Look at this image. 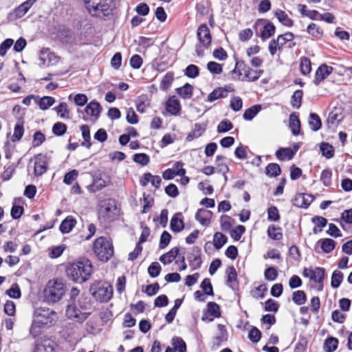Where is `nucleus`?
Wrapping results in <instances>:
<instances>
[{
	"label": "nucleus",
	"instance_id": "nucleus-1",
	"mask_svg": "<svg viewBox=\"0 0 352 352\" xmlns=\"http://www.w3.org/2000/svg\"><path fill=\"white\" fill-rule=\"evenodd\" d=\"M92 272V265L87 259L70 263L66 269L67 276L76 283L88 280Z\"/></svg>",
	"mask_w": 352,
	"mask_h": 352
},
{
	"label": "nucleus",
	"instance_id": "nucleus-2",
	"mask_svg": "<svg viewBox=\"0 0 352 352\" xmlns=\"http://www.w3.org/2000/svg\"><path fill=\"white\" fill-rule=\"evenodd\" d=\"M89 13L94 17L107 19L113 14V0H84Z\"/></svg>",
	"mask_w": 352,
	"mask_h": 352
},
{
	"label": "nucleus",
	"instance_id": "nucleus-3",
	"mask_svg": "<svg viewBox=\"0 0 352 352\" xmlns=\"http://www.w3.org/2000/svg\"><path fill=\"white\" fill-rule=\"evenodd\" d=\"M65 292L66 286L61 280H50L43 289L44 301L48 304L56 303L63 298Z\"/></svg>",
	"mask_w": 352,
	"mask_h": 352
},
{
	"label": "nucleus",
	"instance_id": "nucleus-4",
	"mask_svg": "<svg viewBox=\"0 0 352 352\" xmlns=\"http://www.w3.org/2000/svg\"><path fill=\"white\" fill-rule=\"evenodd\" d=\"M93 250L98 258L102 261H107L113 254V246L106 237L97 238L93 245Z\"/></svg>",
	"mask_w": 352,
	"mask_h": 352
},
{
	"label": "nucleus",
	"instance_id": "nucleus-5",
	"mask_svg": "<svg viewBox=\"0 0 352 352\" xmlns=\"http://www.w3.org/2000/svg\"><path fill=\"white\" fill-rule=\"evenodd\" d=\"M90 292L96 300L108 302L113 296V287L107 282L98 281L91 285Z\"/></svg>",
	"mask_w": 352,
	"mask_h": 352
},
{
	"label": "nucleus",
	"instance_id": "nucleus-6",
	"mask_svg": "<svg viewBox=\"0 0 352 352\" xmlns=\"http://www.w3.org/2000/svg\"><path fill=\"white\" fill-rule=\"evenodd\" d=\"M56 320V314L49 308H37L33 316V325L41 327L43 325H50Z\"/></svg>",
	"mask_w": 352,
	"mask_h": 352
},
{
	"label": "nucleus",
	"instance_id": "nucleus-7",
	"mask_svg": "<svg viewBox=\"0 0 352 352\" xmlns=\"http://www.w3.org/2000/svg\"><path fill=\"white\" fill-rule=\"evenodd\" d=\"M118 214V210L116 202L113 199H106L101 201L98 210L100 219H102L104 222L113 221Z\"/></svg>",
	"mask_w": 352,
	"mask_h": 352
},
{
	"label": "nucleus",
	"instance_id": "nucleus-8",
	"mask_svg": "<svg viewBox=\"0 0 352 352\" xmlns=\"http://www.w3.org/2000/svg\"><path fill=\"white\" fill-rule=\"evenodd\" d=\"M236 66L239 67V68L242 67L241 69H239V75H242V73H243L245 80L249 82H254L257 80L263 73V70H254L250 67L245 65L243 63L238 62L236 63Z\"/></svg>",
	"mask_w": 352,
	"mask_h": 352
},
{
	"label": "nucleus",
	"instance_id": "nucleus-9",
	"mask_svg": "<svg viewBox=\"0 0 352 352\" xmlns=\"http://www.w3.org/2000/svg\"><path fill=\"white\" fill-rule=\"evenodd\" d=\"M324 269L322 267L305 268L302 274L315 283H322L324 278Z\"/></svg>",
	"mask_w": 352,
	"mask_h": 352
},
{
	"label": "nucleus",
	"instance_id": "nucleus-10",
	"mask_svg": "<svg viewBox=\"0 0 352 352\" xmlns=\"http://www.w3.org/2000/svg\"><path fill=\"white\" fill-rule=\"evenodd\" d=\"M34 173L35 176H41L47 169V159L45 155L42 154L37 155L34 159Z\"/></svg>",
	"mask_w": 352,
	"mask_h": 352
},
{
	"label": "nucleus",
	"instance_id": "nucleus-11",
	"mask_svg": "<svg viewBox=\"0 0 352 352\" xmlns=\"http://www.w3.org/2000/svg\"><path fill=\"white\" fill-rule=\"evenodd\" d=\"M66 314L69 318L78 322H82L87 318L89 313L82 312L78 309L76 306L69 305L66 310Z\"/></svg>",
	"mask_w": 352,
	"mask_h": 352
},
{
	"label": "nucleus",
	"instance_id": "nucleus-12",
	"mask_svg": "<svg viewBox=\"0 0 352 352\" xmlns=\"http://www.w3.org/2000/svg\"><path fill=\"white\" fill-rule=\"evenodd\" d=\"M314 199V196L311 194L298 193L293 199V204L298 208H307Z\"/></svg>",
	"mask_w": 352,
	"mask_h": 352
},
{
	"label": "nucleus",
	"instance_id": "nucleus-13",
	"mask_svg": "<svg viewBox=\"0 0 352 352\" xmlns=\"http://www.w3.org/2000/svg\"><path fill=\"white\" fill-rule=\"evenodd\" d=\"M197 37L204 47H208L211 43L210 30L206 24H201L197 30Z\"/></svg>",
	"mask_w": 352,
	"mask_h": 352
},
{
	"label": "nucleus",
	"instance_id": "nucleus-14",
	"mask_svg": "<svg viewBox=\"0 0 352 352\" xmlns=\"http://www.w3.org/2000/svg\"><path fill=\"white\" fill-rule=\"evenodd\" d=\"M56 346L54 341L50 339H41L36 342L35 352H54Z\"/></svg>",
	"mask_w": 352,
	"mask_h": 352
},
{
	"label": "nucleus",
	"instance_id": "nucleus-15",
	"mask_svg": "<svg viewBox=\"0 0 352 352\" xmlns=\"http://www.w3.org/2000/svg\"><path fill=\"white\" fill-rule=\"evenodd\" d=\"M333 72V68L326 64H322L316 70L314 83L316 85L329 76Z\"/></svg>",
	"mask_w": 352,
	"mask_h": 352
},
{
	"label": "nucleus",
	"instance_id": "nucleus-16",
	"mask_svg": "<svg viewBox=\"0 0 352 352\" xmlns=\"http://www.w3.org/2000/svg\"><path fill=\"white\" fill-rule=\"evenodd\" d=\"M234 91V89L231 86H225L224 87H219L214 89L208 96L209 102H213L219 98H226L228 92Z\"/></svg>",
	"mask_w": 352,
	"mask_h": 352
},
{
	"label": "nucleus",
	"instance_id": "nucleus-17",
	"mask_svg": "<svg viewBox=\"0 0 352 352\" xmlns=\"http://www.w3.org/2000/svg\"><path fill=\"white\" fill-rule=\"evenodd\" d=\"M166 109L168 113L173 116H177L181 111V105L179 101L175 96L169 98L166 103Z\"/></svg>",
	"mask_w": 352,
	"mask_h": 352
},
{
	"label": "nucleus",
	"instance_id": "nucleus-18",
	"mask_svg": "<svg viewBox=\"0 0 352 352\" xmlns=\"http://www.w3.org/2000/svg\"><path fill=\"white\" fill-rule=\"evenodd\" d=\"M217 332L214 338V344L219 346L223 342L227 341L228 338V334L226 330V327L223 324H218L217 327Z\"/></svg>",
	"mask_w": 352,
	"mask_h": 352
},
{
	"label": "nucleus",
	"instance_id": "nucleus-19",
	"mask_svg": "<svg viewBox=\"0 0 352 352\" xmlns=\"http://www.w3.org/2000/svg\"><path fill=\"white\" fill-rule=\"evenodd\" d=\"M212 212L204 209H199L195 214V219L202 226H208L210 223Z\"/></svg>",
	"mask_w": 352,
	"mask_h": 352
},
{
	"label": "nucleus",
	"instance_id": "nucleus-20",
	"mask_svg": "<svg viewBox=\"0 0 352 352\" xmlns=\"http://www.w3.org/2000/svg\"><path fill=\"white\" fill-rule=\"evenodd\" d=\"M30 9V8L28 7V5L23 2L19 6L16 8L13 12L9 14V19L10 20L20 19L23 17Z\"/></svg>",
	"mask_w": 352,
	"mask_h": 352
},
{
	"label": "nucleus",
	"instance_id": "nucleus-21",
	"mask_svg": "<svg viewBox=\"0 0 352 352\" xmlns=\"http://www.w3.org/2000/svg\"><path fill=\"white\" fill-rule=\"evenodd\" d=\"M201 250L198 248H194L192 256L190 258V265L193 270H197L201 267Z\"/></svg>",
	"mask_w": 352,
	"mask_h": 352
},
{
	"label": "nucleus",
	"instance_id": "nucleus-22",
	"mask_svg": "<svg viewBox=\"0 0 352 352\" xmlns=\"http://www.w3.org/2000/svg\"><path fill=\"white\" fill-rule=\"evenodd\" d=\"M76 224V219L72 216H68L60 223V230L63 233H69Z\"/></svg>",
	"mask_w": 352,
	"mask_h": 352
},
{
	"label": "nucleus",
	"instance_id": "nucleus-23",
	"mask_svg": "<svg viewBox=\"0 0 352 352\" xmlns=\"http://www.w3.org/2000/svg\"><path fill=\"white\" fill-rule=\"evenodd\" d=\"M136 109L140 113L145 112L150 106V100L146 95H141L135 100Z\"/></svg>",
	"mask_w": 352,
	"mask_h": 352
},
{
	"label": "nucleus",
	"instance_id": "nucleus-24",
	"mask_svg": "<svg viewBox=\"0 0 352 352\" xmlns=\"http://www.w3.org/2000/svg\"><path fill=\"white\" fill-rule=\"evenodd\" d=\"M101 107L98 102L91 101L87 105L85 112L91 116L98 118L101 112Z\"/></svg>",
	"mask_w": 352,
	"mask_h": 352
},
{
	"label": "nucleus",
	"instance_id": "nucleus-25",
	"mask_svg": "<svg viewBox=\"0 0 352 352\" xmlns=\"http://www.w3.org/2000/svg\"><path fill=\"white\" fill-rule=\"evenodd\" d=\"M179 248H173L167 253L162 255L160 258V261L164 265L170 263L178 255Z\"/></svg>",
	"mask_w": 352,
	"mask_h": 352
},
{
	"label": "nucleus",
	"instance_id": "nucleus-26",
	"mask_svg": "<svg viewBox=\"0 0 352 352\" xmlns=\"http://www.w3.org/2000/svg\"><path fill=\"white\" fill-rule=\"evenodd\" d=\"M289 127L294 135L299 134L300 129V122L298 116L294 113H292L289 116Z\"/></svg>",
	"mask_w": 352,
	"mask_h": 352
},
{
	"label": "nucleus",
	"instance_id": "nucleus-27",
	"mask_svg": "<svg viewBox=\"0 0 352 352\" xmlns=\"http://www.w3.org/2000/svg\"><path fill=\"white\" fill-rule=\"evenodd\" d=\"M109 184L110 179L109 177H105L104 178L100 177L94 180L90 188L91 190L93 191H98L106 187Z\"/></svg>",
	"mask_w": 352,
	"mask_h": 352
},
{
	"label": "nucleus",
	"instance_id": "nucleus-28",
	"mask_svg": "<svg viewBox=\"0 0 352 352\" xmlns=\"http://www.w3.org/2000/svg\"><path fill=\"white\" fill-rule=\"evenodd\" d=\"M295 152L290 148H280L276 152V157L280 160H291Z\"/></svg>",
	"mask_w": 352,
	"mask_h": 352
},
{
	"label": "nucleus",
	"instance_id": "nucleus-29",
	"mask_svg": "<svg viewBox=\"0 0 352 352\" xmlns=\"http://www.w3.org/2000/svg\"><path fill=\"white\" fill-rule=\"evenodd\" d=\"M57 115L62 119L70 118V111L66 102H60L58 106L54 109Z\"/></svg>",
	"mask_w": 352,
	"mask_h": 352
},
{
	"label": "nucleus",
	"instance_id": "nucleus-30",
	"mask_svg": "<svg viewBox=\"0 0 352 352\" xmlns=\"http://www.w3.org/2000/svg\"><path fill=\"white\" fill-rule=\"evenodd\" d=\"M173 80H174V73L172 72H169L166 73V75L163 77V78L160 82V89H162L163 91H166L167 89H168L170 87V86L173 82Z\"/></svg>",
	"mask_w": 352,
	"mask_h": 352
},
{
	"label": "nucleus",
	"instance_id": "nucleus-31",
	"mask_svg": "<svg viewBox=\"0 0 352 352\" xmlns=\"http://www.w3.org/2000/svg\"><path fill=\"white\" fill-rule=\"evenodd\" d=\"M274 14L275 16L278 18V21L283 25L287 27H291L293 25V20L290 19L284 11L277 10Z\"/></svg>",
	"mask_w": 352,
	"mask_h": 352
},
{
	"label": "nucleus",
	"instance_id": "nucleus-32",
	"mask_svg": "<svg viewBox=\"0 0 352 352\" xmlns=\"http://www.w3.org/2000/svg\"><path fill=\"white\" fill-rule=\"evenodd\" d=\"M308 122L310 129L314 131H318L321 127L320 118L316 113H310Z\"/></svg>",
	"mask_w": 352,
	"mask_h": 352
},
{
	"label": "nucleus",
	"instance_id": "nucleus-33",
	"mask_svg": "<svg viewBox=\"0 0 352 352\" xmlns=\"http://www.w3.org/2000/svg\"><path fill=\"white\" fill-rule=\"evenodd\" d=\"M80 130L82 132V136L84 139V142H82L81 144L82 146L87 148H89L91 145V143L90 142L91 136L89 127L87 125L84 124L80 126Z\"/></svg>",
	"mask_w": 352,
	"mask_h": 352
},
{
	"label": "nucleus",
	"instance_id": "nucleus-34",
	"mask_svg": "<svg viewBox=\"0 0 352 352\" xmlns=\"http://www.w3.org/2000/svg\"><path fill=\"white\" fill-rule=\"evenodd\" d=\"M275 32V26L272 23H267L264 25L261 32L260 36L263 40L271 37Z\"/></svg>",
	"mask_w": 352,
	"mask_h": 352
},
{
	"label": "nucleus",
	"instance_id": "nucleus-35",
	"mask_svg": "<svg viewBox=\"0 0 352 352\" xmlns=\"http://www.w3.org/2000/svg\"><path fill=\"white\" fill-rule=\"evenodd\" d=\"M298 8L301 14L306 16L311 20H317L319 12L317 10H309L307 9V6L303 4H299Z\"/></svg>",
	"mask_w": 352,
	"mask_h": 352
},
{
	"label": "nucleus",
	"instance_id": "nucleus-36",
	"mask_svg": "<svg viewBox=\"0 0 352 352\" xmlns=\"http://www.w3.org/2000/svg\"><path fill=\"white\" fill-rule=\"evenodd\" d=\"M227 236L221 232H216L213 237V245L217 250L221 249L227 242Z\"/></svg>",
	"mask_w": 352,
	"mask_h": 352
},
{
	"label": "nucleus",
	"instance_id": "nucleus-37",
	"mask_svg": "<svg viewBox=\"0 0 352 352\" xmlns=\"http://www.w3.org/2000/svg\"><path fill=\"white\" fill-rule=\"evenodd\" d=\"M55 99L51 96H44L40 99L38 98L36 102L38 104V106L41 109L46 110L50 107L52 106L55 102Z\"/></svg>",
	"mask_w": 352,
	"mask_h": 352
},
{
	"label": "nucleus",
	"instance_id": "nucleus-38",
	"mask_svg": "<svg viewBox=\"0 0 352 352\" xmlns=\"http://www.w3.org/2000/svg\"><path fill=\"white\" fill-rule=\"evenodd\" d=\"M280 230L281 229L279 227H276L273 225L270 226L267 231V235L274 240L279 241L283 238V234Z\"/></svg>",
	"mask_w": 352,
	"mask_h": 352
},
{
	"label": "nucleus",
	"instance_id": "nucleus-39",
	"mask_svg": "<svg viewBox=\"0 0 352 352\" xmlns=\"http://www.w3.org/2000/svg\"><path fill=\"white\" fill-rule=\"evenodd\" d=\"M261 105H254L249 109H247L243 113V118L246 120H252L256 114L261 111Z\"/></svg>",
	"mask_w": 352,
	"mask_h": 352
},
{
	"label": "nucleus",
	"instance_id": "nucleus-40",
	"mask_svg": "<svg viewBox=\"0 0 352 352\" xmlns=\"http://www.w3.org/2000/svg\"><path fill=\"white\" fill-rule=\"evenodd\" d=\"M177 92L184 99L190 98L192 95V87L187 83L183 87L177 89Z\"/></svg>",
	"mask_w": 352,
	"mask_h": 352
},
{
	"label": "nucleus",
	"instance_id": "nucleus-41",
	"mask_svg": "<svg viewBox=\"0 0 352 352\" xmlns=\"http://www.w3.org/2000/svg\"><path fill=\"white\" fill-rule=\"evenodd\" d=\"M182 303V299H176L175 301V305L170 310V311L166 315V320L167 322L170 323L173 321L175 316L176 315L177 311L178 308L181 306Z\"/></svg>",
	"mask_w": 352,
	"mask_h": 352
},
{
	"label": "nucleus",
	"instance_id": "nucleus-42",
	"mask_svg": "<svg viewBox=\"0 0 352 352\" xmlns=\"http://www.w3.org/2000/svg\"><path fill=\"white\" fill-rule=\"evenodd\" d=\"M267 288L265 284H261L251 291V295L256 299H262L264 298Z\"/></svg>",
	"mask_w": 352,
	"mask_h": 352
},
{
	"label": "nucleus",
	"instance_id": "nucleus-43",
	"mask_svg": "<svg viewBox=\"0 0 352 352\" xmlns=\"http://www.w3.org/2000/svg\"><path fill=\"white\" fill-rule=\"evenodd\" d=\"M183 221L178 218L177 214H175L170 220V228L174 232H180L184 229Z\"/></svg>",
	"mask_w": 352,
	"mask_h": 352
},
{
	"label": "nucleus",
	"instance_id": "nucleus-44",
	"mask_svg": "<svg viewBox=\"0 0 352 352\" xmlns=\"http://www.w3.org/2000/svg\"><path fill=\"white\" fill-rule=\"evenodd\" d=\"M281 170L276 163L269 164L265 168V174L270 177H276L280 174Z\"/></svg>",
	"mask_w": 352,
	"mask_h": 352
},
{
	"label": "nucleus",
	"instance_id": "nucleus-45",
	"mask_svg": "<svg viewBox=\"0 0 352 352\" xmlns=\"http://www.w3.org/2000/svg\"><path fill=\"white\" fill-rule=\"evenodd\" d=\"M292 300L298 305H303L307 300L305 293L302 290L294 292L292 294Z\"/></svg>",
	"mask_w": 352,
	"mask_h": 352
},
{
	"label": "nucleus",
	"instance_id": "nucleus-46",
	"mask_svg": "<svg viewBox=\"0 0 352 352\" xmlns=\"http://www.w3.org/2000/svg\"><path fill=\"white\" fill-rule=\"evenodd\" d=\"M322 155L327 159H330L334 155L333 147L328 143L323 142L320 146Z\"/></svg>",
	"mask_w": 352,
	"mask_h": 352
},
{
	"label": "nucleus",
	"instance_id": "nucleus-47",
	"mask_svg": "<svg viewBox=\"0 0 352 352\" xmlns=\"http://www.w3.org/2000/svg\"><path fill=\"white\" fill-rule=\"evenodd\" d=\"M23 133H24L23 122L21 120H19L14 126V134L12 136L13 140L19 141L23 137Z\"/></svg>",
	"mask_w": 352,
	"mask_h": 352
},
{
	"label": "nucleus",
	"instance_id": "nucleus-48",
	"mask_svg": "<svg viewBox=\"0 0 352 352\" xmlns=\"http://www.w3.org/2000/svg\"><path fill=\"white\" fill-rule=\"evenodd\" d=\"M227 274V283L230 287H232V283L236 281L237 273L236 269L233 266L228 267L226 269Z\"/></svg>",
	"mask_w": 352,
	"mask_h": 352
},
{
	"label": "nucleus",
	"instance_id": "nucleus-49",
	"mask_svg": "<svg viewBox=\"0 0 352 352\" xmlns=\"http://www.w3.org/2000/svg\"><path fill=\"white\" fill-rule=\"evenodd\" d=\"M343 274L340 271H334L331 276V287L333 288H338L340 285L343 280Z\"/></svg>",
	"mask_w": 352,
	"mask_h": 352
},
{
	"label": "nucleus",
	"instance_id": "nucleus-50",
	"mask_svg": "<svg viewBox=\"0 0 352 352\" xmlns=\"http://www.w3.org/2000/svg\"><path fill=\"white\" fill-rule=\"evenodd\" d=\"M171 342L173 348L176 351H178L179 352H186V345L182 338L179 337H175L172 339Z\"/></svg>",
	"mask_w": 352,
	"mask_h": 352
},
{
	"label": "nucleus",
	"instance_id": "nucleus-51",
	"mask_svg": "<svg viewBox=\"0 0 352 352\" xmlns=\"http://www.w3.org/2000/svg\"><path fill=\"white\" fill-rule=\"evenodd\" d=\"M338 340L335 338H329L326 340L324 349L327 352H333L338 347Z\"/></svg>",
	"mask_w": 352,
	"mask_h": 352
},
{
	"label": "nucleus",
	"instance_id": "nucleus-52",
	"mask_svg": "<svg viewBox=\"0 0 352 352\" xmlns=\"http://www.w3.org/2000/svg\"><path fill=\"white\" fill-rule=\"evenodd\" d=\"M300 67L302 74L307 75L309 74L311 70V60L307 57L301 58Z\"/></svg>",
	"mask_w": 352,
	"mask_h": 352
},
{
	"label": "nucleus",
	"instance_id": "nucleus-53",
	"mask_svg": "<svg viewBox=\"0 0 352 352\" xmlns=\"http://www.w3.org/2000/svg\"><path fill=\"white\" fill-rule=\"evenodd\" d=\"M336 243L331 239H325L321 241V248L326 253H329L335 248Z\"/></svg>",
	"mask_w": 352,
	"mask_h": 352
},
{
	"label": "nucleus",
	"instance_id": "nucleus-54",
	"mask_svg": "<svg viewBox=\"0 0 352 352\" xmlns=\"http://www.w3.org/2000/svg\"><path fill=\"white\" fill-rule=\"evenodd\" d=\"M302 94H303L302 90H296L294 91L292 96L291 101L293 107L298 109L300 107Z\"/></svg>",
	"mask_w": 352,
	"mask_h": 352
},
{
	"label": "nucleus",
	"instance_id": "nucleus-55",
	"mask_svg": "<svg viewBox=\"0 0 352 352\" xmlns=\"http://www.w3.org/2000/svg\"><path fill=\"white\" fill-rule=\"evenodd\" d=\"M67 126L63 122H56L52 127V132L57 136L63 135L67 131Z\"/></svg>",
	"mask_w": 352,
	"mask_h": 352
},
{
	"label": "nucleus",
	"instance_id": "nucleus-56",
	"mask_svg": "<svg viewBox=\"0 0 352 352\" xmlns=\"http://www.w3.org/2000/svg\"><path fill=\"white\" fill-rule=\"evenodd\" d=\"M264 276L269 281L275 280L278 276V270L274 267H269L265 270Z\"/></svg>",
	"mask_w": 352,
	"mask_h": 352
},
{
	"label": "nucleus",
	"instance_id": "nucleus-57",
	"mask_svg": "<svg viewBox=\"0 0 352 352\" xmlns=\"http://www.w3.org/2000/svg\"><path fill=\"white\" fill-rule=\"evenodd\" d=\"M208 311L209 314H211L212 316L218 318L220 316V307L219 306L214 302H210L208 303Z\"/></svg>",
	"mask_w": 352,
	"mask_h": 352
},
{
	"label": "nucleus",
	"instance_id": "nucleus-58",
	"mask_svg": "<svg viewBox=\"0 0 352 352\" xmlns=\"http://www.w3.org/2000/svg\"><path fill=\"white\" fill-rule=\"evenodd\" d=\"M233 128L232 122L228 120H222L217 126L218 133H226Z\"/></svg>",
	"mask_w": 352,
	"mask_h": 352
},
{
	"label": "nucleus",
	"instance_id": "nucleus-59",
	"mask_svg": "<svg viewBox=\"0 0 352 352\" xmlns=\"http://www.w3.org/2000/svg\"><path fill=\"white\" fill-rule=\"evenodd\" d=\"M149 156L145 153H137L133 155L135 162L145 166L149 162Z\"/></svg>",
	"mask_w": 352,
	"mask_h": 352
},
{
	"label": "nucleus",
	"instance_id": "nucleus-60",
	"mask_svg": "<svg viewBox=\"0 0 352 352\" xmlns=\"http://www.w3.org/2000/svg\"><path fill=\"white\" fill-rule=\"evenodd\" d=\"M161 270V266L157 262L152 263L148 268V272L149 275L153 277H157L159 276Z\"/></svg>",
	"mask_w": 352,
	"mask_h": 352
},
{
	"label": "nucleus",
	"instance_id": "nucleus-61",
	"mask_svg": "<svg viewBox=\"0 0 352 352\" xmlns=\"http://www.w3.org/2000/svg\"><path fill=\"white\" fill-rule=\"evenodd\" d=\"M267 219L272 221H278L280 219V215L276 207L271 206L268 208Z\"/></svg>",
	"mask_w": 352,
	"mask_h": 352
},
{
	"label": "nucleus",
	"instance_id": "nucleus-62",
	"mask_svg": "<svg viewBox=\"0 0 352 352\" xmlns=\"http://www.w3.org/2000/svg\"><path fill=\"white\" fill-rule=\"evenodd\" d=\"M332 173L331 170L325 169L322 170L320 176V180L325 186H329L331 184Z\"/></svg>",
	"mask_w": 352,
	"mask_h": 352
},
{
	"label": "nucleus",
	"instance_id": "nucleus-63",
	"mask_svg": "<svg viewBox=\"0 0 352 352\" xmlns=\"http://www.w3.org/2000/svg\"><path fill=\"white\" fill-rule=\"evenodd\" d=\"M207 69L213 74H219L223 70L221 65L214 61H210L207 64Z\"/></svg>",
	"mask_w": 352,
	"mask_h": 352
},
{
	"label": "nucleus",
	"instance_id": "nucleus-64",
	"mask_svg": "<svg viewBox=\"0 0 352 352\" xmlns=\"http://www.w3.org/2000/svg\"><path fill=\"white\" fill-rule=\"evenodd\" d=\"M10 298H19L21 297V290L17 284H13L11 287L6 291Z\"/></svg>",
	"mask_w": 352,
	"mask_h": 352
}]
</instances>
